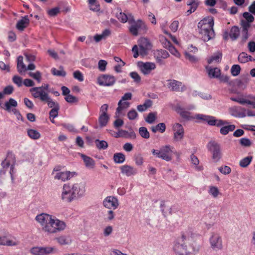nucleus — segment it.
Here are the masks:
<instances>
[{
	"mask_svg": "<svg viewBox=\"0 0 255 255\" xmlns=\"http://www.w3.org/2000/svg\"><path fill=\"white\" fill-rule=\"evenodd\" d=\"M55 249L54 247H41L42 255H49L53 253Z\"/></svg>",
	"mask_w": 255,
	"mask_h": 255,
	"instance_id": "49",
	"label": "nucleus"
},
{
	"mask_svg": "<svg viewBox=\"0 0 255 255\" xmlns=\"http://www.w3.org/2000/svg\"><path fill=\"white\" fill-rule=\"evenodd\" d=\"M17 69L20 74L26 71V67L23 62V57L19 56L17 59Z\"/></svg>",
	"mask_w": 255,
	"mask_h": 255,
	"instance_id": "25",
	"label": "nucleus"
},
{
	"mask_svg": "<svg viewBox=\"0 0 255 255\" xmlns=\"http://www.w3.org/2000/svg\"><path fill=\"white\" fill-rule=\"evenodd\" d=\"M128 30L129 32L133 36H137L139 32H145L147 30V26L145 23L141 19L135 20L134 16H130Z\"/></svg>",
	"mask_w": 255,
	"mask_h": 255,
	"instance_id": "4",
	"label": "nucleus"
},
{
	"mask_svg": "<svg viewBox=\"0 0 255 255\" xmlns=\"http://www.w3.org/2000/svg\"><path fill=\"white\" fill-rule=\"evenodd\" d=\"M12 82L18 87L22 86L23 84L22 79L19 76L14 75L12 78Z\"/></svg>",
	"mask_w": 255,
	"mask_h": 255,
	"instance_id": "53",
	"label": "nucleus"
},
{
	"mask_svg": "<svg viewBox=\"0 0 255 255\" xmlns=\"http://www.w3.org/2000/svg\"><path fill=\"white\" fill-rule=\"evenodd\" d=\"M17 243L12 240H8L6 237H0V245L13 246L17 245Z\"/></svg>",
	"mask_w": 255,
	"mask_h": 255,
	"instance_id": "33",
	"label": "nucleus"
},
{
	"mask_svg": "<svg viewBox=\"0 0 255 255\" xmlns=\"http://www.w3.org/2000/svg\"><path fill=\"white\" fill-rule=\"evenodd\" d=\"M28 75L30 77L35 79L38 83L41 82L42 74L40 72L37 71L35 73L29 72Z\"/></svg>",
	"mask_w": 255,
	"mask_h": 255,
	"instance_id": "43",
	"label": "nucleus"
},
{
	"mask_svg": "<svg viewBox=\"0 0 255 255\" xmlns=\"http://www.w3.org/2000/svg\"><path fill=\"white\" fill-rule=\"evenodd\" d=\"M32 96L34 98L39 99L41 102H44L46 100L48 99L49 97L48 93L43 91L41 88L33 87L30 89Z\"/></svg>",
	"mask_w": 255,
	"mask_h": 255,
	"instance_id": "12",
	"label": "nucleus"
},
{
	"mask_svg": "<svg viewBox=\"0 0 255 255\" xmlns=\"http://www.w3.org/2000/svg\"><path fill=\"white\" fill-rule=\"evenodd\" d=\"M116 82V78L114 76L107 75L102 74L97 78V83L100 86H111Z\"/></svg>",
	"mask_w": 255,
	"mask_h": 255,
	"instance_id": "11",
	"label": "nucleus"
},
{
	"mask_svg": "<svg viewBox=\"0 0 255 255\" xmlns=\"http://www.w3.org/2000/svg\"><path fill=\"white\" fill-rule=\"evenodd\" d=\"M2 169L0 170V175L5 174L6 171L9 169V173L12 181L14 180L13 174L15 173L14 168L15 165V162L14 160H2L1 163Z\"/></svg>",
	"mask_w": 255,
	"mask_h": 255,
	"instance_id": "9",
	"label": "nucleus"
},
{
	"mask_svg": "<svg viewBox=\"0 0 255 255\" xmlns=\"http://www.w3.org/2000/svg\"><path fill=\"white\" fill-rule=\"evenodd\" d=\"M206 69L210 78H218L221 74L220 70L218 68H211L207 67Z\"/></svg>",
	"mask_w": 255,
	"mask_h": 255,
	"instance_id": "26",
	"label": "nucleus"
},
{
	"mask_svg": "<svg viewBox=\"0 0 255 255\" xmlns=\"http://www.w3.org/2000/svg\"><path fill=\"white\" fill-rule=\"evenodd\" d=\"M138 66L144 75H148L156 68L155 63L152 62H139Z\"/></svg>",
	"mask_w": 255,
	"mask_h": 255,
	"instance_id": "17",
	"label": "nucleus"
},
{
	"mask_svg": "<svg viewBox=\"0 0 255 255\" xmlns=\"http://www.w3.org/2000/svg\"><path fill=\"white\" fill-rule=\"evenodd\" d=\"M55 217L48 214L41 213L37 215L35 220L41 226V230L47 235L54 234Z\"/></svg>",
	"mask_w": 255,
	"mask_h": 255,
	"instance_id": "2",
	"label": "nucleus"
},
{
	"mask_svg": "<svg viewBox=\"0 0 255 255\" xmlns=\"http://www.w3.org/2000/svg\"><path fill=\"white\" fill-rule=\"evenodd\" d=\"M66 227L65 223L59 220L58 219L55 218L54 224V234L61 232L63 231Z\"/></svg>",
	"mask_w": 255,
	"mask_h": 255,
	"instance_id": "21",
	"label": "nucleus"
},
{
	"mask_svg": "<svg viewBox=\"0 0 255 255\" xmlns=\"http://www.w3.org/2000/svg\"><path fill=\"white\" fill-rule=\"evenodd\" d=\"M209 241L211 247L214 250L217 251L222 249V239L219 234L212 233Z\"/></svg>",
	"mask_w": 255,
	"mask_h": 255,
	"instance_id": "10",
	"label": "nucleus"
},
{
	"mask_svg": "<svg viewBox=\"0 0 255 255\" xmlns=\"http://www.w3.org/2000/svg\"><path fill=\"white\" fill-rule=\"evenodd\" d=\"M59 108L57 107L55 108H52L49 112V118L50 119H53V120L57 117L58 115V111Z\"/></svg>",
	"mask_w": 255,
	"mask_h": 255,
	"instance_id": "56",
	"label": "nucleus"
},
{
	"mask_svg": "<svg viewBox=\"0 0 255 255\" xmlns=\"http://www.w3.org/2000/svg\"><path fill=\"white\" fill-rule=\"evenodd\" d=\"M231 115L236 118H243L246 117V109L242 107H233L230 110Z\"/></svg>",
	"mask_w": 255,
	"mask_h": 255,
	"instance_id": "19",
	"label": "nucleus"
},
{
	"mask_svg": "<svg viewBox=\"0 0 255 255\" xmlns=\"http://www.w3.org/2000/svg\"><path fill=\"white\" fill-rule=\"evenodd\" d=\"M214 24L212 16L205 17L198 23L199 33L203 41H208L214 38L215 34L213 29Z\"/></svg>",
	"mask_w": 255,
	"mask_h": 255,
	"instance_id": "1",
	"label": "nucleus"
},
{
	"mask_svg": "<svg viewBox=\"0 0 255 255\" xmlns=\"http://www.w3.org/2000/svg\"><path fill=\"white\" fill-rule=\"evenodd\" d=\"M73 77L75 79L78 80L80 82L84 81V77L82 73L78 70H77L73 73Z\"/></svg>",
	"mask_w": 255,
	"mask_h": 255,
	"instance_id": "59",
	"label": "nucleus"
},
{
	"mask_svg": "<svg viewBox=\"0 0 255 255\" xmlns=\"http://www.w3.org/2000/svg\"><path fill=\"white\" fill-rule=\"evenodd\" d=\"M29 23V19L28 18V16L27 15H25L24 16H23L20 20L17 21L16 27L18 30L23 31L24 29L28 26Z\"/></svg>",
	"mask_w": 255,
	"mask_h": 255,
	"instance_id": "22",
	"label": "nucleus"
},
{
	"mask_svg": "<svg viewBox=\"0 0 255 255\" xmlns=\"http://www.w3.org/2000/svg\"><path fill=\"white\" fill-rule=\"evenodd\" d=\"M187 4L190 6V9L187 11V14L188 15L196 10L198 6L199 3L195 0H189L187 2Z\"/></svg>",
	"mask_w": 255,
	"mask_h": 255,
	"instance_id": "31",
	"label": "nucleus"
},
{
	"mask_svg": "<svg viewBox=\"0 0 255 255\" xmlns=\"http://www.w3.org/2000/svg\"><path fill=\"white\" fill-rule=\"evenodd\" d=\"M72 189L76 199L82 197L85 192V185L84 183H77L71 184Z\"/></svg>",
	"mask_w": 255,
	"mask_h": 255,
	"instance_id": "16",
	"label": "nucleus"
},
{
	"mask_svg": "<svg viewBox=\"0 0 255 255\" xmlns=\"http://www.w3.org/2000/svg\"><path fill=\"white\" fill-rule=\"evenodd\" d=\"M209 193L214 198H216L219 195L220 192L218 188L216 186H210L209 188Z\"/></svg>",
	"mask_w": 255,
	"mask_h": 255,
	"instance_id": "48",
	"label": "nucleus"
},
{
	"mask_svg": "<svg viewBox=\"0 0 255 255\" xmlns=\"http://www.w3.org/2000/svg\"><path fill=\"white\" fill-rule=\"evenodd\" d=\"M61 199L63 202L67 203H71L76 199L71 184L67 183L63 185Z\"/></svg>",
	"mask_w": 255,
	"mask_h": 255,
	"instance_id": "6",
	"label": "nucleus"
},
{
	"mask_svg": "<svg viewBox=\"0 0 255 255\" xmlns=\"http://www.w3.org/2000/svg\"><path fill=\"white\" fill-rule=\"evenodd\" d=\"M241 71V67L239 65H234L231 69L232 75L234 76H237L239 75Z\"/></svg>",
	"mask_w": 255,
	"mask_h": 255,
	"instance_id": "50",
	"label": "nucleus"
},
{
	"mask_svg": "<svg viewBox=\"0 0 255 255\" xmlns=\"http://www.w3.org/2000/svg\"><path fill=\"white\" fill-rule=\"evenodd\" d=\"M238 60L240 63H245L248 61H252V56L248 55L246 52H242L239 54Z\"/></svg>",
	"mask_w": 255,
	"mask_h": 255,
	"instance_id": "35",
	"label": "nucleus"
},
{
	"mask_svg": "<svg viewBox=\"0 0 255 255\" xmlns=\"http://www.w3.org/2000/svg\"><path fill=\"white\" fill-rule=\"evenodd\" d=\"M127 116L129 120H134L137 117L138 114L134 109H132L128 113Z\"/></svg>",
	"mask_w": 255,
	"mask_h": 255,
	"instance_id": "54",
	"label": "nucleus"
},
{
	"mask_svg": "<svg viewBox=\"0 0 255 255\" xmlns=\"http://www.w3.org/2000/svg\"><path fill=\"white\" fill-rule=\"evenodd\" d=\"M107 65V62L106 61L104 60H100L98 62V68L99 70L101 72H104L105 71L106 68V66Z\"/></svg>",
	"mask_w": 255,
	"mask_h": 255,
	"instance_id": "57",
	"label": "nucleus"
},
{
	"mask_svg": "<svg viewBox=\"0 0 255 255\" xmlns=\"http://www.w3.org/2000/svg\"><path fill=\"white\" fill-rule=\"evenodd\" d=\"M139 133L140 135L144 138L148 139L149 138V132L148 131L147 128L145 127H142L139 128Z\"/></svg>",
	"mask_w": 255,
	"mask_h": 255,
	"instance_id": "42",
	"label": "nucleus"
},
{
	"mask_svg": "<svg viewBox=\"0 0 255 255\" xmlns=\"http://www.w3.org/2000/svg\"><path fill=\"white\" fill-rule=\"evenodd\" d=\"M235 128L234 125H225L221 127L220 132L222 135H227L230 131H234Z\"/></svg>",
	"mask_w": 255,
	"mask_h": 255,
	"instance_id": "28",
	"label": "nucleus"
},
{
	"mask_svg": "<svg viewBox=\"0 0 255 255\" xmlns=\"http://www.w3.org/2000/svg\"><path fill=\"white\" fill-rule=\"evenodd\" d=\"M167 86L172 91L183 92L186 90V86L181 82L173 79L167 80Z\"/></svg>",
	"mask_w": 255,
	"mask_h": 255,
	"instance_id": "13",
	"label": "nucleus"
},
{
	"mask_svg": "<svg viewBox=\"0 0 255 255\" xmlns=\"http://www.w3.org/2000/svg\"><path fill=\"white\" fill-rule=\"evenodd\" d=\"M76 175L77 173L75 172H70L68 171L65 172H58L55 174L54 178L55 179L65 181L70 180Z\"/></svg>",
	"mask_w": 255,
	"mask_h": 255,
	"instance_id": "18",
	"label": "nucleus"
},
{
	"mask_svg": "<svg viewBox=\"0 0 255 255\" xmlns=\"http://www.w3.org/2000/svg\"><path fill=\"white\" fill-rule=\"evenodd\" d=\"M190 238L188 234L182 233L181 238H178L174 244L173 250L178 255H188L195 251L192 246L187 247L186 244L189 242Z\"/></svg>",
	"mask_w": 255,
	"mask_h": 255,
	"instance_id": "3",
	"label": "nucleus"
},
{
	"mask_svg": "<svg viewBox=\"0 0 255 255\" xmlns=\"http://www.w3.org/2000/svg\"><path fill=\"white\" fill-rule=\"evenodd\" d=\"M222 56V53L219 52V53L213 55L211 57H210L208 60V62L209 64L212 63L214 61L219 62L221 60Z\"/></svg>",
	"mask_w": 255,
	"mask_h": 255,
	"instance_id": "45",
	"label": "nucleus"
},
{
	"mask_svg": "<svg viewBox=\"0 0 255 255\" xmlns=\"http://www.w3.org/2000/svg\"><path fill=\"white\" fill-rule=\"evenodd\" d=\"M17 106V102L14 99L10 98L8 101L5 103V110L8 112H10L11 111L10 109L11 107H16Z\"/></svg>",
	"mask_w": 255,
	"mask_h": 255,
	"instance_id": "38",
	"label": "nucleus"
},
{
	"mask_svg": "<svg viewBox=\"0 0 255 255\" xmlns=\"http://www.w3.org/2000/svg\"><path fill=\"white\" fill-rule=\"evenodd\" d=\"M207 146L212 153L214 159H220L222 158V153L220 144L214 140H212L208 142Z\"/></svg>",
	"mask_w": 255,
	"mask_h": 255,
	"instance_id": "8",
	"label": "nucleus"
},
{
	"mask_svg": "<svg viewBox=\"0 0 255 255\" xmlns=\"http://www.w3.org/2000/svg\"><path fill=\"white\" fill-rule=\"evenodd\" d=\"M130 76L132 78L134 81L137 83L140 82L141 78L139 74L136 72H131L129 73Z\"/></svg>",
	"mask_w": 255,
	"mask_h": 255,
	"instance_id": "60",
	"label": "nucleus"
},
{
	"mask_svg": "<svg viewBox=\"0 0 255 255\" xmlns=\"http://www.w3.org/2000/svg\"><path fill=\"white\" fill-rule=\"evenodd\" d=\"M139 47H145L146 48L151 49V44L149 40L146 38H141L138 41Z\"/></svg>",
	"mask_w": 255,
	"mask_h": 255,
	"instance_id": "39",
	"label": "nucleus"
},
{
	"mask_svg": "<svg viewBox=\"0 0 255 255\" xmlns=\"http://www.w3.org/2000/svg\"><path fill=\"white\" fill-rule=\"evenodd\" d=\"M118 105L116 113L120 114L123 110L128 108L130 106V103L128 102L120 100Z\"/></svg>",
	"mask_w": 255,
	"mask_h": 255,
	"instance_id": "30",
	"label": "nucleus"
},
{
	"mask_svg": "<svg viewBox=\"0 0 255 255\" xmlns=\"http://www.w3.org/2000/svg\"><path fill=\"white\" fill-rule=\"evenodd\" d=\"M51 73L54 76L60 77H65L66 75V73L64 70L62 66H60L59 69H57L55 68H52L51 69Z\"/></svg>",
	"mask_w": 255,
	"mask_h": 255,
	"instance_id": "37",
	"label": "nucleus"
},
{
	"mask_svg": "<svg viewBox=\"0 0 255 255\" xmlns=\"http://www.w3.org/2000/svg\"><path fill=\"white\" fill-rule=\"evenodd\" d=\"M162 158L163 159H171L172 158L180 157V154L176 151L174 147L166 145L161 147Z\"/></svg>",
	"mask_w": 255,
	"mask_h": 255,
	"instance_id": "7",
	"label": "nucleus"
},
{
	"mask_svg": "<svg viewBox=\"0 0 255 255\" xmlns=\"http://www.w3.org/2000/svg\"><path fill=\"white\" fill-rule=\"evenodd\" d=\"M166 129V126L164 123H159L156 126H153L151 127V130L153 132L155 133L157 131H159L161 133L165 131Z\"/></svg>",
	"mask_w": 255,
	"mask_h": 255,
	"instance_id": "40",
	"label": "nucleus"
},
{
	"mask_svg": "<svg viewBox=\"0 0 255 255\" xmlns=\"http://www.w3.org/2000/svg\"><path fill=\"white\" fill-rule=\"evenodd\" d=\"M199 161L200 160H192V167L198 171H201L203 169V166L199 164Z\"/></svg>",
	"mask_w": 255,
	"mask_h": 255,
	"instance_id": "61",
	"label": "nucleus"
},
{
	"mask_svg": "<svg viewBox=\"0 0 255 255\" xmlns=\"http://www.w3.org/2000/svg\"><path fill=\"white\" fill-rule=\"evenodd\" d=\"M249 78L248 76L243 78L242 80H238L237 82V86L242 89H244L246 87V85L249 82Z\"/></svg>",
	"mask_w": 255,
	"mask_h": 255,
	"instance_id": "44",
	"label": "nucleus"
},
{
	"mask_svg": "<svg viewBox=\"0 0 255 255\" xmlns=\"http://www.w3.org/2000/svg\"><path fill=\"white\" fill-rule=\"evenodd\" d=\"M165 47L168 49L170 53L176 56V57H179L180 56V53L177 50V49L173 46L172 44L169 41H166L165 43Z\"/></svg>",
	"mask_w": 255,
	"mask_h": 255,
	"instance_id": "27",
	"label": "nucleus"
},
{
	"mask_svg": "<svg viewBox=\"0 0 255 255\" xmlns=\"http://www.w3.org/2000/svg\"><path fill=\"white\" fill-rule=\"evenodd\" d=\"M195 119L205 122L209 126H217V127H223L229 125V123L227 121H224L221 119H217L215 117L203 114H196Z\"/></svg>",
	"mask_w": 255,
	"mask_h": 255,
	"instance_id": "5",
	"label": "nucleus"
},
{
	"mask_svg": "<svg viewBox=\"0 0 255 255\" xmlns=\"http://www.w3.org/2000/svg\"><path fill=\"white\" fill-rule=\"evenodd\" d=\"M30 253L33 255H42L41 247H33L30 250Z\"/></svg>",
	"mask_w": 255,
	"mask_h": 255,
	"instance_id": "64",
	"label": "nucleus"
},
{
	"mask_svg": "<svg viewBox=\"0 0 255 255\" xmlns=\"http://www.w3.org/2000/svg\"><path fill=\"white\" fill-rule=\"evenodd\" d=\"M60 11V8L58 7H55L51 8L47 11L48 14L50 16H54Z\"/></svg>",
	"mask_w": 255,
	"mask_h": 255,
	"instance_id": "58",
	"label": "nucleus"
},
{
	"mask_svg": "<svg viewBox=\"0 0 255 255\" xmlns=\"http://www.w3.org/2000/svg\"><path fill=\"white\" fill-rule=\"evenodd\" d=\"M176 112L180 115V116L184 119L189 120L190 119L191 113L186 111L184 108H182L180 106H177L176 108Z\"/></svg>",
	"mask_w": 255,
	"mask_h": 255,
	"instance_id": "24",
	"label": "nucleus"
},
{
	"mask_svg": "<svg viewBox=\"0 0 255 255\" xmlns=\"http://www.w3.org/2000/svg\"><path fill=\"white\" fill-rule=\"evenodd\" d=\"M95 143L98 147L100 149H105L108 147V143L105 140H99L96 139L95 140Z\"/></svg>",
	"mask_w": 255,
	"mask_h": 255,
	"instance_id": "46",
	"label": "nucleus"
},
{
	"mask_svg": "<svg viewBox=\"0 0 255 255\" xmlns=\"http://www.w3.org/2000/svg\"><path fill=\"white\" fill-rule=\"evenodd\" d=\"M152 105V101L151 100L147 99L145 101L143 104L138 105L137 106V110L140 112H142L151 107Z\"/></svg>",
	"mask_w": 255,
	"mask_h": 255,
	"instance_id": "29",
	"label": "nucleus"
},
{
	"mask_svg": "<svg viewBox=\"0 0 255 255\" xmlns=\"http://www.w3.org/2000/svg\"><path fill=\"white\" fill-rule=\"evenodd\" d=\"M103 204L105 208L113 210L117 209L119 206L118 199L112 196L105 198L103 200Z\"/></svg>",
	"mask_w": 255,
	"mask_h": 255,
	"instance_id": "14",
	"label": "nucleus"
},
{
	"mask_svg": "<svg viewBox=\"0 0 255 255\" xmlns=\"http://www.w3.org/2000/svg\"><path fill=\"white\" fill-rule=\"evenodd\" d=\"M240 143L241 145L245 147H249L252 144L251 141L249 138L246 137L241 138L240 140Z\"/></svg>",
	"mask_w": 255,
	"mask_h": 255,
	"instance_id": "55",
	"label": "nucleus"
},
{
	"mask_svg": "<svg viewBox=\"0 0 255 255\" xmlns=\"http://www.w3.org/2000/svg\"><path fill=\"white\" fill-rule=\"evenodd\" d=\"M27 134L30 138L33 139H37L40 137V133L36 130L33 129H28L27 130Z\"/></svg>",
	"mask_w": 255,
	"mask_h": 255,
	"instance_id": "41",
	"label": "nucleus"
},
{
	"mask_svg": "<svg viewBox=\"0 0 255 255\" xmlns=\"http://www.w3.org/2000/svg\"><path fill=\"white\" fill-rule=\"evenodd\" d=\"M173 138L176 141H181L184 137V130L183 126L178 123L175 124L173 126Z\"/></svg>",
	"mask_w": 255,
	"mask_h": 255,
	"instance_id": "15",
	"label": "nucleus"
},
{
	"mask_svg": "<svg viewBox=\"0 0 255 255\" xmlns=\"http://www.w3.org/2000/svg\"><path fill=\"white\" fill-rule=\"evenodd\" d=\"M130 16H133V15L131 13H126L125 12H122V11H120L119 13H117L116 14V17L118 20L121 22L123 23H125L127 22H128L129 23Z\"/></svg>",
	"mask_w": 255,
	"mask_h": 255,
	"instance_id": "20",
	"label": "nucleus"
},
{
	"mask_svg": "<svg viewBox=\"0 0 255 255\" xmlns=\"http://www.w3.org/2000/svg\"><path fill=\"white\" fill-rule=\"evenodd\" d=\"M121 172L123 174H126L128 176L134 175L136 173V170L132 167L128 165H124L120 167Z\"/></svg>",
	"mask_w": 255,
	"mask_h": 255,
	"instance_id": "23",
	"label": "nucleus"
},
{
	"mask_svg": "<svg viewBox=\"0 0 255 255\" xmlns=\"http://www.w3.org/2000/svg\"><path fill=\"white\" fill-rule=\"evenodd\" d=\"M185 55L186 58L188 59L190 62L192 63H195L198 61L197 58H196L195 56L191 54L188 52H185Z\"/></svg>",
	"mask_w": 255,
	"mask_h": 255,
	"instance_id": "62",
	"label": "nucleus"
},
{
	"mask_svg": "<svg viewBox=\"0 0 255 255\" xmlns=\"http://www.w3.org/2000/svg\"><path fill=\"white\" fill-rule=\"evenodd\" d=\"M240 35V29L236 26H233L230 31L229 36L232 40H236Z\"/></svg>",
	"mask_w": 255,
	"mask_h": 255,
	"instance_id": "32",
	"label": "nucleus"
},
{
	"mask_svg": "<svg viewBox=\"0 0 255 255\" xmlns=\"http://www.w3.org/2000/svg\"><path fill=\"white\" fill-rule=\"evenodd\" d=\"M243 16L246 19L245 20L250 22H253L255 19L253 15L248 12H244Z\"/></svg>",
	"mask_w": 255,
	"mask_h": 255,
	"instance_id": "63",
	"label": "nucleus"
},
{
	"mask_svg": "<svg viewBox=\"0 0 255 255\" xmlns=\"http://www.w3.org/2000/svg\"><path fill=\"white\" fill-rule=\"evenodd\" d=\"M218 170L224 175L229 174L231 172V168L227 165L220 166L219 167Z\"/></svg>",
	"mask_w": 255,
	"mask_h": 255,
	"instance_id": "51",
	"label": "nucleus"
},
{
	"mask_svg": "<svg viewBox=\"0 0 255 255\" xmlns=\"http://www.w3.org/2000/svg\"><path fill=\"white\" fill-rule=\"evenodd\" d=\"M61 245H68L71 243V240L69 236H61L55 239Z\"/></svg>",
	"mask_w": 255,
	"mask_h": 255,
	"instance_id": "34",
	"label": "nucleus"
},
{
	"mask_svg": "<svg viewBox=\"0 0 255 255\" xmlns=\"http://www.w3.org/2000/svg\"><path fill=\"white\" fill-rule=\"evenodd\" d=\"M109 119V115H100L98 119L100 126L101 127H105L107 125Z\"/></svg>",
	"mask_w": 255,
	"mask_h": 255,
	"instance_id": "36",
	"label": "nucleus"
},
{
	"mask_svg": "<svg viewBox=\"0 0 255 255\" xmlns=\"http://www.w3.org/2000/svg\"><path fill=\"white\" fill-rule=\"evenodd\" d=\"M44 102L47 104L49 108H55L57 107L59 108L58 103L53 101L50 97H49L48 99L46 100Z\"/></svg>",
	"mask_w": 255,
	"mask_h": 255,
	"instance_id": "52",
	"label": "nucleus"
},
{
	"mask_svg": "<svg viewBox=\"0 0 255 255\" xmlns=\"http://www.w3.org/2000/svg\"><path fill=\"white\" fill-rule=\"evenodd\" d=\"M156 115V113L151 112L148 114L145 120L147 123L151 124L155 121Z\"/></svg>",
	"mask_w": 255,
	"mask_h": 255,
	"instance_id": "47",
	"label": "nucleus"
}]
</instances>
